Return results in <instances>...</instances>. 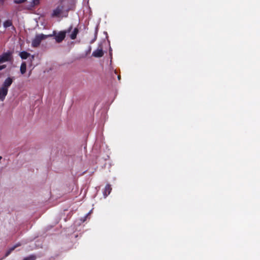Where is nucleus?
<instances>
[{
	"label": "nucleus",
	"instance_id": "nucleus-4",
	"mask_svg": "<svg viewBox=\"0 0 260 260\" xmlns=\"http://www.w3.org/2000/svg\"><path fill=\"white\" fill-rule=\"evenodd\" d=\"M12 58V53L10 51L4 53L0 56V63L10 61Z\"/></svg>",
	"mask_w": 260,
	"mask_h": 260
},
{
	"label": "nucleus",
	"instance_id": "nucleus-7",
	"mask_svg": "<svg viewBox=\"0 0 260 260\" xmlns=\"http://www.w3.org/2000/svg\"><path fill=\"white\" fill-rule=\"evenodd\" d=\"M13 82V79L12 78L10 77L7 78L5 81L4 82L2 87L4 88H6L8 89V88L11 86Z\"/></svg>",
	"mask_w": 260,
	"mask_h": 260
},
{
	"label": "nucleus",
	"instance_id": "nucleus-15",
	"mask_svg": "<svg viewBox=\"0 0 260 260\" xmlns=\"http://www.w3.org/2000/svg\"><path fill=\"white\" fill-rule=\"evenodd\" d=\"M39 4V0H33L31 6L34 7L36 5H38Z\"/></svg>",
	"mask_w": 260,
	"mask_h": 260
},
{
	"label": "nucleus",
	"instance_id": "nucleus-20",
	"mask_svg": "<svg viewBox=\"0 0 260 260\" xmlns=\"http://www.w3.org/2000/svg\"><path fill=\"white\" fill-rule=\"evenodd\" d=\"M118 80H120V75H119V76H118Z\"/></svg>",
	"mask_w": 260,
	"mask_h": 260
},
{
	"label": "nucleus",
	"instance_id": "nucleus-2",
	"mask_svg": "<svg viewBox=\"0 0 260 260\" xmlns=\"http://www.w3.org/2000/svg\"><path fill=\"white\" fill-rule=\"evenodd\" d=\"M72 29V26H71L66 31H60L58 34L55 31L53 36L55 37V41L58 43H61L66 38V33L70 32Z\"/></svg>",
	"mask_w": 260,
	"mask_h": 260
},
{
	"label": "nucleus",
	"instance_id": "nucleus-11",
	"mask_svg": "<svg viewBox=\"0 0 260 260\" xmlns=\"http://www.w3.org/2000/svg\"><path fill=\"white\" fill-rule=\"evenodd\" d=\"M26 64L25 62H23L20 66V72L22 74H24L26 72Z\"/></svg>",
	"mask_w": 260,
	"mask_h": 260
},
{
	"label": "nucleus",
	"instance_id": "nucleus-6",
	"mask_svg": "<svg viewBox=\"0 0 260 260\" xmlns=\"http://www.w3.org/2000/svg\"><path fill=\"white\" fill-rule=\"evenodd\" d=\"M8 89L3 87H0V100L4 101L8 94Z\"/></svg>",
	"mask_w": 260,
	"mask_h": 260
},
{
	"label": "nucleus",
	"instance_id": "nucleus-10",
	"mask_svg": "<svg viewBox=\"0 0 260 260\" xmlns=\"http://www.w3.org/2000/svg\"><path fill=\"white\" fill-rule=\"evenodd\" d=\"M79 32V30L78 28H75L73 32L70 35V38L72 40H75L76 37L77 35Z\"/></svg>",
	"mask_w": 260,
	"mask_h": 260
},
{
	"label": "nucleus",
	"instance_id": "nucleus-12",
	"mask_svg": "<svg viewBox=\"0 0 260 260\" xmlns=\"http://www.w3.org/2000/svg\"><path fill=\"white\" fill-rule=\"evenodd\" d=\"M12 24H12V20H7L5 21L3 24L4 27L5 28H7L10 26H11L12 25Z\"/></svg>",
	"mask_w": 260,
	"mask_h": 260
},
{
	"label": "nucleus",
	"instance_id": "nucleus-13",
	"mask_svg": "<svg viewBox=\"0 0 260 260\" xmlns=\"http://www.w3.org/2000/svg\"><path fill=\"white\" fill-rule=\"evenodd\" d=\"M36 258L37 256L35 255L31 254L27 257L24 258L23 260H36Z\"/></svg>",
	"mask_w": 260,
	"mask_h": 260
},
{
	"label": "nucleus",
	"instance_id": "nucleus-1",
	"mask_svg": "<svg viewBox=\"0 0 260 260\" xmlns=\"http://www.w3.org/2000/svg\"><path fill=\"white\" fill-rule=\"evenodd\" d=\"M55 33V31H53L52 34L48 35H44L43 34L37 35L32 41L31 46L34 48L39 47L43 40H45L47 38L53 37Z\"/></svg>",
	"mask_w": 260,
	"mask_h": 260
},
{
	"label": "nucleus",
	"instance_id": "nucleus-5",
	"mask_svg": "<svg viewBox=\"0 0 260 260\" xmlns=\"http://www.w3.org/2000/svg\"><path fill=\"white\" fill-rule=\"evenodd\" d=\"M92 55L95 57H102L104 55V52L102 46L100 45L98 48L92 52Z\"/></svg>",
	"mask_w": 260,
	"mask_h": 260
},
{
	"label": "nucleus",
	"instance_id": "nucleus-3",
	"mask_svg": "<svg viewBox=\"0 0 260 260\" xmlns=\"http://www.w3.org/2000/svg\"><path fill=\"white\" fill-rule=\"evenodd\" d=\"M64 9V6L62 4H60L53 10L51 15V17H59L61 14L63 13Z\"/></svg>",
	"mask_w": 260,
	"mask_h": 260
},
{
	"label": "nucleus",
	"instance_id": "nucleus-9",
	"mask_svg": "<svg viewBox=\"0 0 260 260\" xmlns=\"http://www.w3.org/2000/svg\"><path fill=\"white\" fill-rule=\"evenodd\" d=\"M30 55V53L24 51L21 52L19 54V56L22 59H27Z\"/></svg>",
	"mask_w": 260,
	"mask_h": 260
},
{
	"label": "nucleus",
	"instance_id": "nucleus-17",
	"mask_svg": "<svg viewBox=\"0 0 260 260\" xmlns=\"http://www.w3.org/2000/svg\"><path fill=\"white\" fill-rule=\"evenodd\" d=\"M96 33L95 34V37L93 40H92L90 42V43H93L96 39Z\"/></svg>",
	"mask_w": 260,
	"mask_h": 260
},
{
	"label": "nucleus",
	"instance_id": "nucleus-14",
	"mask_svg": "<svg viewBox=\"0 0 260 260\" xmlns=\"http://www.w3.org/2000/svg\"><path fill=\"white\" fill-rule=\"evenodd\" d=\"M18 246V245H15L12 247H11V248H10L6 252V256H8L11 252L12 251H13Z\"/></svg>",
	"mask_w": 260,
	"mask_h": 260
},
{
	"label": "nucleus",
	"instance_id": "nucleus-19",
	"mask_svg": "<svg viewBox=\"0 0 260 260\" xmlns=\"http://www.w3.org/2000/svg\"><path fill=\"white\" fill-rule=\"evenodd\" d=\"M6 68V65H2V66L0 65V71Z\"/></svg>",
	"mask_w": 260,
	"mask_h": 260
},
{
	"label": "nucleus",
	"instance_id": "nucleus-8",
	"mask_svg": "<svg viewBox=\"0 0 260 260\" xmlns=\"http://www.w3.org/2000/svg\"><path fill=\"white\" fill-rule=\"evenodd\" d=\"M112 187L110 184H107L105 187L103 194L105 198H106L111 192Z\"/></svg>",
	"mask_w": 260,
	"mask_h": 260
},
{
	"label": "nucleus",
	"instance_id": "nucleus-18",
	"mask_svg": "<svg viewBox=\"0 0 260 260\" xmlns=\"http://www.w3.org/2000/svg\"><path fill=\"white\" fill-rule=\"evenodd\" d=\"M96 33L95 34V37L93 40H92L90 42V43H93L96 39Z\"/></svg>",
	"mask_w": 260,
	"mask_h": 260
},
{
	"label": "nucleus",
	"instance_id": "nucleus-16",
	"mask_svg": "<svg viewBox=\"0 0 260 260\" xmlns=\"http://www.w3.org/2000/svg\"><path fill=\"white\" fill-rule=\"evenodd\" d=\"M26 0H14V2L15 4H19L26 2Z\"/></svg>",
	"mask_w": 260,
	"mask_h": 260
}]
</instances>
